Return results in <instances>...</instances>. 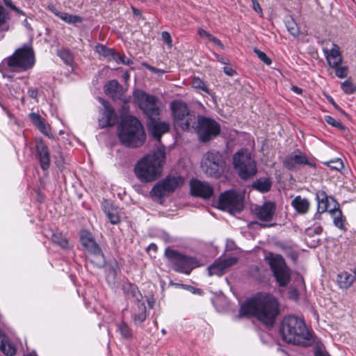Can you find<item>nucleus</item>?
Masks as SVG:
<instances>
[{"label":"nucleus","instance_id":"1","mask_svg":"<svg viewBox=\"0 0 356 356\" xmlns=\"http://www.w3.org/2000/svg\"><path fill=\"white\" fill-rule=\"evenodd\" d=\"M280 314V303L270 293L260 292L247 300L241 307L239 316H251L271 325Z\"/></svg>","mask_w":356,"mask_h":356},{"label":"nucleus","instance_id":"2","mask_svg":"<svg viewBox=\"0 0 356 356\" xmlns=\"http://www.w3.org/2000/svg\"><path fill=\"white\" fill-rule=\"evenodd\" d=\"M280 332L284 341L302 346H309L314 342L312 333L307 328L303 318L288 315L283 318Z\"/></svg>","mask_w":356,"mask_h":356},{"label":"nucleus","instance_id":"3","mask_svg":"<svg viewBox=\"0 0 356 356\" xmlns=\"http://www.w3.org/2000/svg\"><path fill=\"white\" fill-rule=\"evenodd\" d=\"M165 159L164 146L143 157L134 167L136 177L143 183L152 182L161 175Z\"/></svg>","mask_w":356,"mask_h":356},{"label":"nucleus","instance_id":"4","mask_svg":"<svg viewBox=\"0 0 356 356\" xmlns=\"http://www.w3.org/2000/svg\"><path fill=\"white\" fill-rule=\"evenodd\" d=\"M118 138L124 146L138 147L145 141L146 134L141 122L134 116L125 118L118 128Z\"/></svg>","mask_w":356,"mask_h":356},{"label":"nucleus","instance_id":"5","mask_svg":"<svg viewBox=\"0 0 356 356\" xmlns=\"http://www.w3.org/2000/svg\"><path fill=\"white\" fill-rule=\"evenodd\" d=\"M35 63V53L32 46L24 44L1 62L0 71L4 72L9 70L14 72H24L31 69Z\"/></svg>","mask_w":356,"mask_h":356},{"label":"nucleus","instance_id":"6","mask_svg":"<svg viewBox=\"0 0 356 356\" xmlns=\"http://www.w3.org/2000/svg\"><path fill=\"white\" fill-rule=\"evenodd\" d=\"M170 107L175 126L184 131H188L193 127L196 120L195 115L189 110L185 102L175 100L170 103Z\"/></svg>","mask_w":356,"mask_h":356},{"label":"nucleus","instance_id":"7","mask_svg":"<svg viewBox=\"0 0 356 356\" xmlns=\"http://www.w3.org/2000/svg\"><path fill=\"white\" fill-rule=\"evenodd\" d=\"M233 164L242 179L251 178L257 172L256 161L246 149H242L234 154Z\"/></svg>","mask_w":356,"mask_h":356},{"label":"nucleus","instance_id":"8","mask_svg":"<svg viewBox=\"0 0 356 356\" xmlns=\"http://www.w3.org/2000/svg\"><path fill=\"white\" fill-rule=\"evenodd\" d=\"M165 254L172 268L177 272L189 275L193 269L201 264L194 257H187L170 248H167Z\"/></svg>","mask_w":356,"mask_h":356},{"label":"nucleus","instance_id":"9","mask_svg":"<svg viewBox=\"0 0 356 356\" xmlns=\"http://www.w3.org/2000/svg\"><path fill=\"white\" fill-rule=\"evenodd\" d=\"M184 179L180 177H167L156 183L149 192V195L154 201L160 204L163 202L165 197L172 193L177 188L184 184Z\"/></svg>","mask_w":356,"mask_h":356},{"label":"nucleus","instance_id":"10","mask_svg":"<svg viewBox=\"0 0 356 356\" xmlns=\"http://www.w3.org/2000/svg\"><path fill=\"white\" fill-rule=\"evenodd\" d=\"M134 97L139 108L149 118H156L159 115L161 103L157 97L140 90H136Z\"/></svg>","mask_w":356,"mask_h":356},{"label":"nucleus","instance_id":"11","mask_svg":"<svg viewBox=\"0 0 356 356\" xmlns=\"http://www.w3.org/2000/svg\"><path fill=\"white\" fill-rule=\"evenodd\" d=\"M225 161L222 155L215 151L206 153L201 161L202 170L211 177H218L223 172Z\"/></svg>","mask_w":356,"mask_h":356},{"label":"nucleus","instance_id":"12","mask_svg":"<svg viewBox=\"0 0 356 356\" xmlns=\"http://www.w3.org/2000/svg\"><path fill=\"white\" fill-rule=\"evenodd\" d=\"M266 259L280 286H286L290 282V269L282 256L270 254Z\"/></svg>","mask_w":356,"mask_h":356},{"label":"nucleus","instance_id":"13","mask_svg":"<svg viewBox=\"0 0 356 356\" xmlns=\"http://www.w3.org/2000/svg\"><path fill=\"white\" fill-rule=\"evenodd\" d=\"M197 122V132L201 141H209L219 135L220 126L214 120L201 116Z\"/></svg>","mask_w":356,"mask_h":356},{"label":"nucleus","instance_id":"14","mask_svg":"<svg viewBox=\"0 0 356 356\" xmlns=\"http://www.w3.org/2000/svg\"><path fill=\"white\" fill-rule=\"evenodd\" d=\"M219 208L228 211L239 212L243 209L242 197L236 192L228 191L220 195L218 200Z\"/></svg>","mask_w":356,"mask_h":356},{"label":"nucleus","instance_id":"15","mask_svg":"<svg viewBox=\"0 0 356 356\" xmlns=\"http://www.w3.org/2000/svg\"><path fill=\"white\" fill-rule=\"evenodd\" d=\"M237 261L236 257H220L208 267V275L209 276H222L230 267L236 264Z\"/></svg>","mask_w":356,"mask_h":356},{"label":"nucleus","instance_id":"16","mask_svg":"<svg viewBox=\"0 0 356 356\" xmlns=\"http://www.w3.org/2000/svg\"><path fill=\"white\" fill-rule=\"evenodd\" d=\"M284 166L289 170H295L297 167L302 165H308L315 167L316 164L308 160L306 155L297 150L286 157L283 162Z\"/></svg>","mask_w":356,"mask_h":356},{"label":"nucleus","instance_id":"17","mask_svg":"<svg viewBox=\"0 0 356 356\" xmlns=\"http://www.w3.org/2000/svg\"><path fill=\"white\" fill-rule=\"evenodd\" d=\"M36 157L43 170H47L50 166V153L48 146L40 138H35Z\"/></svg>","mask_w":356,"mask_h":356},{"label":"nucleus","instance_id":"18","mask_svg":"<svg viewBox=\"0 0 356 356\" xmlns=\"http://www.w3.org/2000/svg\"><path fill=\"white\" fill-rule=\"evenodd\" d=\"M191 193L193 195L203 199H209L213 195V188L207 183L193 179L190 183Z\"/></svg>","mask_w":356,"mask_h":356},{"label":"nucleus","instance_id":"19","mask_svg":"<svg viewBox=\"0 0 356 356\" xmlns=\"http://www.w3.org/2000/svg\"><path fill=\"white\" fill-rule=\"evenodd\" d=\"M99 101L104 106L102 116L99 120V126L101 127H107L113 126L117 122V115L113 108L104 99L99 97Z\"/></svg>","mask_w":356,"mask_h":356},{"label":"nucleus","instance_id":"20","mask_svg":"<svg viewBox=\"0 0 356 356\" xmlns=\"http://www.w3.org/2000/svg\"><path fill=\"white\" fill-rule=\"evenodd\" d=\"M254 211L259 220L263 222H270L274 217L276 204L273 202H265L262 205L256 207Z\"/></svg>","mask_w":356,"mask_h":356},{"label":"nucleus","instance_id":"21","mask_svg":"<svg viewBox=\"0 0 356 356\" xmlns=\"http://www.w3.org/2000/svg\"><path fill=\"white\" fill-rule=\"evenodd\" d=\"M155 118H149L147 128L152 136L160 142L161 136L170 130V124L167 122L156 120Z\"/></svg>","mask_w":356,"mask_h":356},{"label":"nucleus","instance_id":"22","mask_svg":"<svg viewBox=\"0 0 356 356\" xmlns=\"http://www.w3.org/2000/svg\"><path fill=\"white\" fill-rule=\"evenodd\" d=\"M81 242L82 245L94 256L98 258L102 257L101 250L90 232L86 230L81 232Z\"/></svg>","mask_w":356,"mask_h":356},{"label":"nucleus","instance_id":"23","mask_svg":"<svg viewBox=\"0 0 356 356\" xmlns=\"http://www.w3.org/2000/svg\"><path fill=\"white\" fill-rule=\"evenodd\" d=\"M29 118L42 134L49 138H53L49 124L46 123L44 119H43L41 115L36 113H31L29 114Z\"/></svg>","mask_w":356,"mask_h":356},{"label":"nucleus","instance_id":"24","mask_svg":"<svg viewBox=\"0 0 356 356\" xmlns=\"http://www.w3.org/2000/svg\"><path fill=\"white\" fill-rule=\"evenodd\" d=\"M326 59L329 65L332 67H337L342 61L339 47L333 44L329 52H326Z\"/></svg>","mask_w":356,"mask_h":356},{"label":"nucleus","instance_id":"25","mask_svg":"<svg viewBox=\"0 0 356 356\" xmlns=\"http://www.w3.org/2000/svg\"><path fill=\"white\" fill-rule=\"evenodd\" d=\"M291 206L299 214H305L309 211L310 202L307 198L298 195L292 200Z\"/></svg>","mask_w":356,"mask_h":356},{"label":"nucleus","instance_id":"26","mask_svg":"<svg viewBox=\"0 0 356 356\" xmlns=\"http://www.w3.org/2000/svg\"><path fill=\"white\" fill-rule=\"evenodd\" d=\"M122 290L127 298L132 300L136 302V305L138 301H142V295L136 285L131 283H125L122 286Z\"/></svg>","mask_w":356,"mask_h":356},{"label":"nucleus","instance_id":"27","mask_svg":"<svg viewBox=\"0 0 356 356\" xmlns=\"http://www.w3.org/2000/svg\"><path fill=\"white\" fill-rule=\"evenodd\" d=\"M316 198L318 202L317 213L315 214V218H319L320 215L325 212L328 209V197L324 191L316 193Z\"/></svg>","mask_w":356,"mask_h":356},{"label":"nucleus","instance_id":"28","mask_svg":"<svg viewBox=\"0 0 356 356\" xmlns=\"http://www.w3.org/2000/svg\"><path fill=\"white\" fill-rule=\"evenodd\" d=\"M0 350L8 356H13L16 353L15 347L9 341L6 335L1 330Z\"/></svg>","mask_w":356,"mask_h":356},{"label":"nucleus","instance_id":"29","mask_svg":"<svg viewBox=\"0 0 356 356\" xmlns=\"http://www.w3.org/2000/svg\"><path fill=\"white\" fill-rule=\"evenodd\" d=\"M122 86L116 80H111L104 86V92L112 98H117L121 95Z\"/></svg>","mask_w":356,"mask_h":356},{"label":"nucleus","instance_id":"30","mask_svg":"<svg viewBox=\"0 0 356 356\" xmlns=\"http://www.w3.org/2000/svg\"><path fill=\"white\" fill-rule=\"evenodd\" d=\"M137 310L133 314V320L135 324H141L146 318V306L143 301H138L136 304Z\"/></svg>","mask_w":356,"mask_h":356},{"label":"nucleus","instance_id":"31","mask_svg":"<svg viewBox=\"0 0 356 356\" xmlns=\"http://www.w3.org/2000/svg\"><path fill=\"white\" fill-rule=\"evenodd\" d=\"M353 276L348 272H341L337 276V283L341 289L349 288L353 284Z\"/></svg>","mask_w":356,"mask_h":356},{"label":"nucleus","instance_id":"32","mask_svg":"<svg viewBox=\"0 0 356 356\" xmlns=\"http://www.w3.org/2000/svg\"><path fill=\"white\" fill-rule=\"evenodd\" d=\"M252 186L261 193H266L270 190L271 181L268 178H260L253 182Z\"/></svg>","mask_w":356,"mask_h":356},{"label":"nucleus","instance_id":"33","mask_svg":"<svg viewBox=\"0 0 356 356\" xmlns=\"http://www.w3.org/2000/svg\"><path fill=\"white\" fill-rule=\"evenodd\" d=\"M329 212L333 218L334 225L341 229H343L344 225L342 212L339 207H334L333 209H330Z\"/></svg>","mask_w":356,"mask_h":356},{"label":"nucleus","instance_id":"34","mask_svg":"<svg viewBox=\"0 0 356 356\" xmlns=\"http://www.w3.org/2000/svg\"><path fill=\"white\" fill-rule=\"evenodd\" d=\"M95 51L100 55L108 60H113L115 53L113 49L107 48L104 44H97Z\"/></svg>","mask_w":356,"mask_h":356},{"label":"nucleus","instance_id":"35","mask_svg":"<svg viewBox=\"0 0 356 356\" xmlns=\"http://www.w3.org/2000/svg\"><path fill=\"white\" fill-rule=\"evenodd\" d=\"M56 15L68 24L81 23L82 22L81 17L77 15H70L65 13H56Z\"/></svg>","mask_w":356,"mask_h":356},{"label":"nucleus","instance_id":"36","mask_svg":"<svg viewBox=\"0 0 356 356\" xmlns=\"http://www.w3.org/2000/svg\"><path fill=\"white\" fill-rule=\"evenodd\" d=\"M285 24L289 33L295 38L300 35V30L295 20L289 17L286 19Z\"/></svg>","mask_w":356,"mask_h":356},{"label":"nucleus","instance_id":"37","mask_svg":"<svg viewBox=\"0 0 356 356\" xmlns=\"http://www.w3.org/2000/svg\"><path fill=\"white\" fill-rule=\"evenodd\" d=\"M9 19V13L0 5V30L7 31L8 29L7 22Z\"/></svg>","mask_w":356,"mask_h":356},{"label":"nucleus","instance_id":"38","mask_svg":"<svg viewBox=\"0 0 356 356\" xmlns=\"http://www.w3.org/2000/svg\"><path fill=\"white\" fill-rule=\"evenodd\" d=\"M118 331L120 332L124 339H130L133 337L130 327L124 322H122L118 325Z\"/></svg>","mask_w":356,"mask_h":356},{"label":"nucleus","instance_id":"39","mask_svg":"<svg viewBox=\"0 0 356 356\" xmlns=\"http://www.w3.org/2000/svg\"><path fill=\"white\" fill-rule=\"evenodd\" d=\"M105 213L112 224L115 225L120 222V219L116 209L107 208L105 209Z\"/></svg>","mask_w":356,"mask_h":356},{"label":"nucleus","instance_id":"40","mask_svg":"<svg viewBox=\"0 0 356 356\" xmlns=\"http://www.w3.org/2000/svg\"><path fill=\"white\" fill-rule=\"evenodd\" d=\"M52 241L62 247L67 248L68 246V241L66 238L61 233H54L51 236Z\"/></svg>","mask_w":356,"mask_h":356},{"label":"nucleus","instance_id":"41","mask_svg":"<svg viewBox=\"0 0 356 356\" xmlns=\"http://www.w3.org/2000/svg\"><path fill=\"white\" fill-rule=\"evenodd\" d=\"M58 55L67 65H72L74 58L72 53L67 49L60 50L58 51Z\"/></svg>","mask_w":356,"mask_h":356},{"label":"nucleus","instance_id":"42","mask_svg":"<svg viewBox=\"0 0 356 356\" xmlns=\"http://www.w3.org/2000/svg\"><path fill=\"white\" fill-rule=\"evenodd\" d=\"M192 86L194 88L201 90L207 94H210L209 89L205 84V83L200 79L199 77H195L192 81Z\"/></svg>","mask_w":356,"mask_h":356},{"label":"nucleus","instance_id":"43","mask_svg":"<svg viewBox=\"0 0 356 356\" xmlns=\"http://www.w3.org/2000/svg\"><path fill=\"white\" fill-rule=\"evenodd\" d=\"M341 89L346 94H353L356 91V86L350 80H346L341 85Z\"/></svg>","mask_w":356,"mask_h":356},{"label":"nucleus","instance_id":"44","mask_svg":"<svg viewBox=\"0 0 356 356\" xmlns=\"http://www.w3.org/2000/svg\"><path fill=\"white\" fill-rule=\"evenodd\" d=\"M324 120L328 124L334 127H336L340 130L345 129V127L340 122L337 121L330 115H325L324 117Z\"/></svg>","mask_w":356,"mask_h":356},{"label":"nucleus","instance_id":"45","mask_svg":"<svg viewBox=\"0 0 356 356\" xmlns=\"http://www.w3.org/2000/svg\"><path fill=\"white\" fill-rule=\"evenodd\" d=\"M325 164L331 169H334L338 171H340L341 169L343 168V161L340 159L330 161L327 162Z\"/></svg>","mask_w":356,"mask_h":356},{"label":"nucleus","instance_id":"46","mask_svg":"<svg viewBox=\"0 0 356 356\" xmlns=\"http://www.w3.org/2000/svg\"><path fill=\"white\" fill-rule=\"evenodd\" d=\"M254 52L256 54V55L258 56V58L262 62H264L266 65H270L271 64V63H272L271 59L269 57H268L267 55L264 52L260 51L258 49H254Z\"/></svg>","mask_w":356,"mask_h":356},{"label":"nucleus","instance_id":"47","mask_svg":"<svg viewBox=\"0 0 356 356\" xmlns=\"http://www.w3.org/2000/svg\"><path fill=\"white\" fill-rule=\"evenodd\" d=\"M113 60L116 61L118 63H122L127 65L132 63L130 59L127 58L125 56H121L118 53H115Z\"/></svg>","mask_w":356,"mask_h":356},{"label":"nucleus","instance_id":"48","mask_svg":"<svg viewBox=\"0 0 356 356\" xmlns=\"http://www.w3.org/2000/svg\"><path fill=\"white\" fill-rule=\"evenodd\" d=\"M315 356H330L322 345H317L314 348Z\"/></svg>","mask_w":356,"mask_h":356},{"label":"nucleus","instance_id":"49","mask_svg":"<svg viewBox=\"0 0 356 356\" xmlns=\"http://www.w3.org/2000/svg\"><path fill=\"white\" fill-rule=\"evenodd\" d=\"M161 37L163 42L168 45L169 48L172 47V40L170 34L168 31H163Z\"/></svg>","mask_w":356,"mask_h":356},{"label":"nucleus","instance_id":"50","mask_svg":"<svg viewBox=\"0 0 356 356\" xmlns=\"http://www.w3.org/2000/svg\"><path fill=\"white\" fill-rule=\"evenodd\" d=\"M348 69L346 67L341 66L337 67L335 70V74L339 78H344L347 76Z\"/></svg>","mask_w":356,"mask_h":356},{"label":"nucleus","instance_id":"51","mask_svg":"<svg viewBox=\"0 0 356 356\" xmlns=\"http://www.w3.org/2000/svg\"><path fill=\"white\" fill-rule=\"evenodd\" d=\"M3 2L4 3L8 6L9 7L11 10L15 11L17 13L19 14V15H24L25 13L19 10V8H17L12 2L11 0H3Z\"/></svg>","mask_w":356,"mask_h":356},{"label":"nucleus","instance_id":"52","mask_svg":"<svg viewBox=\"0 0 356 356\" xmlns=\"http://www.w3.org/2000/svg\"><path fill=\"white\" fill-rule=\"evenodd\" d=\"M197 34L202 38H204V39H207V40H209V38L212 35L211 33H209L206 30H204V29H203L202 28H199L198 29Z\"/></svg>","mask_w":356,"mask_h":356},{"label":"nucleus","instance_id":"53","mask_svg":"<svg viewBox=\"0 0 356 356\" xmlns=\"http://www.w3.org/2000/svg\"><path fill=\"white\" fill-rule=\"evenodd\" d=\"M208 40L211 42H213L214 44L218 46L222 49H225V46L221 42V41L218 38H217L216 37L213 36V35L209 38V39Z\"/></svg>","mask_w":356,"mask_h":356},{"label":"nucleus","instance_id":"54","mask_svg":"<svg viewBox=\"0 0 356 356\" xmlns=\"http://www.w3.org/2000/svg\"><path fill=\"white\" fill-rule=\"evenodd\" d=\"M298 292L296 289H291L289 291V298L291 300H297L298 299Z\"/></svg>","mask_w":356,"mask_h":356},{"label":"nucleus","instance_id":"55","mask_svg":"<svg viewBox=\"0 0 356 356\" xmlns=\"http://www.w3.org/2000/svg\"><path fill=\"white\" fill-rule=\"evenodd\" d=\"M28 94L30 97L36 99L38 96V90L36 88H29L28 90Z\"/></svg>","mask_w":356,"mask_h":356},{"label":"nucleus","instance_id":"56","mask_svg":"<svg viewBox=\"0 0 356 356\" xmlns=\"http://www.w3.org/2000/svg\"><path fill=\"white\" fill-rule=\"evenodd\" d=\"M223 71L228 76H233L236 74V72L234 69L227 66L223 67Z\"/></svg>","mask_w":356,"mask_h":356},{"label":"nucleus","instance_id":"57","mask_svg":"<svg viewBox=\"0 0 356 356\" xmlns=\"http://www.w3.org/2000/svg\"><path fill=\"white\" fill-rule=\"evenodd\" d=\"M146 67L150 70L151 72H154V73H156L158 74H162L164 73V71L163 70H160V69H157V68H155L154 67H152L149 65H146Z\"/></svg>","mask_w":356,"mask_h":356},{"label":"nucleus","instance_id":"58","mask_svg":"<svg viewBox=\"0 0 356 356\" xmlns=\"http://www.w3.org/2000/svg\"><path fill=\"white\" fill-rule=\"evenodd\" d=\"M216 57L217 60L220 62L222 64L227 65L229 63V59L225 57H221L219 55H216Z\"/></svg>","mask_w":356,"mask_h":356},{"label":"nucleus","instance_id":"59","mask_svg":"<svg viewBox=\"0 0 356 356\" xmlns=\"http://www.w3.org/2000/svg\"><path fill=\"white\" fill-rule=\"evenodd\" d=\"M291 90L298 95H301L302 92V90L296 86H292Z\"/></svg>","mask_w":356,"mask_h":356},{"label":"nucleus","instance_id":"60","mask_svg":"<svg viewBox=\"0 0 356 356\" xmlns=\"http://www.w3.org/2000/svg\"><path fill=\"white\" fill-rule=\"evenodd\" d=\"M253 8L256 12L259 13L261 11V8L260 7L259 3L256 1H253Z\"/></svg>","mask_w":356,"mask_h":356},{"label":"nucleus","instance_id":"61","mask_svg":"<svg viewBox=\"0 0 356 356\" xmlns=\"http://www.w3.org/2000/svg\"><path fill=\"white\" fill-rule=\"evenodd\" d=\"M24 26H25L28 29H31V26H30V24L28 23L27 19H25V20L24 21Z\"/></svg>","mask_w":356,"mask_h":356},{"label":"nucleus","instance_id":"62","mask_svg":"<svg viewBox=\"0 0 356 356\" xmlns=\"http://www.w3.org/2000/svg\"><path fill=\"white\" fill-rule=\"evenodd\" d=\"M133 11H134V14H136V15L140 14L139 10L135 8H133Z\"/></svg>","mask_w":356,"mask_h":356},{"label":"nucleus","instance_id":"63","mask_svg":"<svg viewBox=\"0 0 356 356\" xmlns=\"http://www.w3.org/2000/svg\"><path fill=\"white\" fill-rule=\"evenodd\" d=\"M51 11L56 15V13H60V11H58L57 9H56L55 8H53L51 9Z\"/></svg>","mask_w":356,"mask_h":356},{"label":"nucleus","instance_id":"64","mask_svg":"<svg viewBox=\"0 0 356 356\" xmlns=\"http://www.w3.org/2000/svg\"><path fill=\"white\" fill-rule=\"evenodd\" d=\"M354 273L356 275V266H355V270H354Z\"/></svg>","mask_w":356,"mask_h":356}]
</instances>
